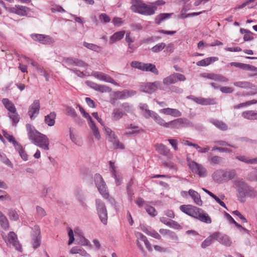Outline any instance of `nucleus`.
Returning <instances> with one entry per match:
<instances>
[{
    "label": "nucleus",
    "mask_w": 257,
    "mask_h": 257,
    "mask_svg": "<svg viewBox=\"0 0 257 257\" xmlns=\"http://www.w3.org/2000/svg\"><path fill=\"white\" fill-rule=\"evenodd\" d=\"M26 128L28 138L33 144L44 150H49L50 141L46 135L37 131L30 124H26Z\"/></svg>",
    "instance_id": "f257e3e1"
},
{
    "label": "nucleus",
    "mask_w": 257,
    "mask_h": 257,
    "mask_svg": "<svg viewBox=\"0 0 257 257\" xmlns=\"http://www.w3.org/2000/svg\"><path fill=\"white\" fill-rule=\"evenodd\" d=\"M180 209L184 213L201 222L206 223H211V219L208 214L201 208L191 205H182L180 206Z\"/></svg>",
    "instance_id": "f03ea898"
},
{
    "label": "nucleus",
    "mask_w": 257,
    "mask_h": 257,
    "mask_svg": "<svg viewBox=\"0 0 257 257\" xmlns=\"http://www.w3.org/2000/svg\"><path fill=\"white\" fill-rule=\"evenodd\" d=\"M131 10L134 13L144 16H151L157 9L156 6L147 5L142 0H131Z\"/></svg>",
    "instance_id": "7ed1b4c3"
},
{
    "label": "nucleus",
    "mask_w": 257,
    "mask_h": 257,
    "mask_svg": "<svg viewBox=\"0 0 257 257\" xmlns=\"http://www.w3.org/2000/svg\"><path fill=\"white\" fill-rule=\"evenodd\" d=\"M249 187V186L242 180L234 181L233 187L237 190V196L240 202H244L245 201L246 193Z\"/></svg>",
    "instance_id": "20e7f679"
},
{
    "label": "nucleus",
    "mask_w": 257,
    "mask_h": 257,
    "mask_svg": "<svg viewBox=\"0 0 257 257\" xmlns=\"http://www.w3.org/2000/svg\"><path fill=\"white\" fill-rule=\"evenodd\" d=\"M96 208L101 222L104 225L107 223V212L104 203L100 199L95 200Z\"/></svg>",
    "instance_id": "39448f33"
},
{
    "label": "nucleus",
    "mask_w": 257,
    "mask_h": 257,
    "mask_svg": "<svg viewBox=\"0 0 257 257\" xmlns=\"http://www.w3.org/2000/svg\"><path fill=\"white\" fill-rule=\"evenodd\" d=\"M32 229L31 244L34 249H36L40 246L41 242L40 228L38 225H35Z\"/></svg>",
    "instance_id": "423d86ee"
},
{
    "label": "nucleus",
    "mask_w": 257,
    "mask_h": 257,
    "mask_svg": "<svg viewBox=\"0 0 257 257\" xmlns=\"http://www.w3.org/2000/svg\"><path fill=\"white\" fill-rule=\"evenodd\" d=\"M31 38L43 45H51L55 43V40L49 35L39 34H32Z\"/></svg>",
    "instance_id": "0eeeda50"
},
{
    "label": "nucleus",
    "mask_w": 257,
    "mask_h": 257,
    "mask_svg": "<svg viewBox=\"0 0 257 257\" xmlns=\"http://www.w3.org/2000/svg\"><path fill=\"white\" fill-rule=\"evenodd\" d=\"M188 166L192 171L198 174L201 177H204L207 175L206 169L201 164L191 161L188 162Z\"/></svg>",
    "instance_id": "6e6552de"
},
{
    "label": "nucleus",
    "mask_w": 257,
    "mask_h": 257,
    "mask_svg": "<svg viewBox=\"0 0 257 257\" xmlns=\"http://www.w3.org/2000/svg\"><path fill=\"white\" fill-rule=\"evenodd\" d=\"M191 123L186 118H180L168 122L167 128L179 129L190 126Z\"/></svg>",
    "instance_id": "1a4fd4ad"
},
{
    "label": "nucleus",
    "mask_w": 257,
    "mask_h": 257,
    "mask_svg": "<svg viewBox=\"0 0 257 257\" xmlns=\"http://www.w3.org/2000/svg\"><path fill=\"white\" fill-rule=\"evenodd\" d=\"M186 80L185 76L179 73H174L165 78L163 82L165 85H170L176 83L178 81H184Z\"/></svg>",
    "instance_id": "9d476101"
},
{
    "label": "nucleus",
    "mask_w": 257,
    "mask_h": 257,
    "mask_svg": "<svg viewBox=\"0 0 257 257\" xmlns=\"http://www.w3.org/2000/svg\"><path fill=\"white\" fill-rule=\"evenodd\" d=\"M142 91L150 94L153 93L157 89L163 90L162 83L160 81H155L152 83H147L141 88Z\"/></svg>",
    "instance_id": "9b49d317"
},
{
    "label": "nucleus",
    "mask_w": 257,
    "mask_h": 257,
    "mask_svg": "<svg viewBox=\"0 0 257 257\" xmlns=\"http://www.w3.org/2000/svg\"><path fill=\"white\" fill-rule=\"evenodd\" d=\"M215 234L216 235V240L219 243L226 247H229L232 245V240L228 235L223 234L219 231H215Z\"/></svg>",
    "instance_id": "f8f14e48"
},
{
    "label": "nucleus",
    "mask_w": 257,
    "mask_h": 257,
    "mask_svg": "<svg viewBox=\"0 0 257 257\" xmlns=\"http://www.w3.org/2000/svg\"><path fill=\"white\" fill-rule=\"evenodd\" d=\"M3 103L5 107L10 111V113L9 114V117L12 120L13 124H15L16 122V114L15 113V107L14 104L7 98L3 99Z\"/></svg>",
    "instance_id": "ddd939ff"
},
{
    "label": "nucleus",
    "mask_w": 257,
    "mask_h": 257,
    "mask_svg": "<svg viewBox=\"0 0 257 257\" xmlns=\"http://www.w3.org/2000/svg\"><path fill=\"white\" fill-rule=\"evenodd\" d=\"M109 171L111 174V176L115 179L116 185H119L121 183V175L117 170V167L114 165V163L112 161H109Z\"/></svg>",
    "instance_id": "4468645a"
},
{
    "label": "nucleus",
    "mask_w": 257,
    "mask_h": 257,
    "mask_svg": "<svg viewBox=\"0 0 257 257\" xmlns=\"http://www.w3.org/2000/svg\"><path fill=\"white\" fill-rule=\"evenodd\" d=\"M92 76L95 78L106 82L110 83L116 86H118V84L110 76L101 72L98 71L92 72Z\"/></svg>",
    "instance_id": "2eb2a0df"
},
{
    "label": "nucleus",
    "mask_w": 257,
    "mask_h": 257,
    "mask_svg": "<svg viewBox=\"0 0 257 257\" xmlns=\"http://www.w3.org/2000/svg\"><path fill=\"white\" fill-rule=\"evenodd\" d=\"M40 108V102L39 100H35L30 105L28 111V114L31 119L37 117L39 113Z\"/></svg>",
    "instance_id": "dca6fc26"
},
{
    "label": "nucleus",
    "mask_w": 257,
    "mask_h": 257,
    "mask_svg": "<svg viewBox=\"0 0 257 257\" xmlns=\"http://www.w3.org/2000/svg\"><path fill=\"white\" fill-rule=\"evenodd\" d=\"M189 195L193 200L194 202L198 206H202L203 202L201 199L200 194L196 191L193 189H190L188 191Z\"/></svg>",
    "instance_id": "f3484780"
},
{
    "label": "nucleus",
    "mask_w": 257,
    "mask_h": 257,
    "mask_svg": "<svg viewBox=\"0 0 257 257\" xmlns=\"http://www.w3.org/2000/svg\"><path fill=\"white\" fill-rule=\"evenodd\" d=\"M160 113L166 114L170 115L174 117L181 116L182 115L181 112L178 109L171 108H166L160 110Z\"/></svg>",
    "instance_id": "a211bd4d"
},
{
    "label": "nucleus",
    "mask_w": 257,
    "mask_h": 257,
    "mask_svg": "<svg viewBox=\"0 0 257 257\" xmlns=\"http://www.w3.org/2000/svg\"><path fill=\"white\" fill-rule=\"evenodd\" d=\"M196 100L197 103L203 105H214L216 104L215 98H206L200 97L199 99H196Z\"/></svg>",
    "instance_id": "6ab92c4d"
},
{
    "label": "nucleus",
    "mask_w": 257,
    "mask_h": 257,
    "mask_svg": "<svg viewBox=\"0 0 257 257\" xmlns=\"http://www.w3.org/2000/svg\"><path fill=\"white\" fill-rule=\"evenodd\" d=\"M156 150L160 154L166 156H169L171 155L170 150L162 144H156L155 145Z\"/></svg>",
    "instance_id": "aec40b11"
},
{
    "label": "nucleus",
    "mask_w": 257,
    "mask_h": 257,
    "mask_svg": "<svg viewBox=\"0 0 257 257\" xmlns=\"http://www.w3.org/2000/svg\"><path fill=\"white\" fill-rule=\"evenodd\" d=\"M218 60V58L216 57H208L198 61L196 65L198 66H207Z\"/></svg>",
    "instance_id": "412c9836"
},
{
    "label": "nucleus",
    "mask_w": 257,
    "mask_h": 257,
    "mask_svg": "<svg viewBox=\"0 0 257 257\" xmlns=\"http://www.w3.org/2000/svg\"><path fill=\"white\" fill-rule=\"evenodd\" d=\"M16 234L14 232H10L6 239V242L8 246L9 247H16Z\"/></svg>",
    "instance_id": "4be33fe9"
},
{
    "label": "nucleus",
    "mask_w": 257,
    "mask_h": 257,
    "mask_svg": "<svg viewBox=\"0 0 257 257\" xmlns=\"http://www.w3.org/2000/svg\"><path fill=\"white\" fill-rule=\"evenodd\" d=\"M125 33V32L124 31L115 32L110 37L109 43L112 44L116 41L120 40L123 38Z\"/></svg>",
    "instance_id": "5701e85b"
},
{
    "label": "nucleus",
    "mask_w": 257,
    "mask_h": 257,
    "mask_svg": "<svg viewBox=\"0 0 257 257\" xmlns=\"http://www.w3.org/2000/svg\"><path fill=\"white\" fill-rule=\"evenodd\" d=\"M241 115L248 120H257V111L246 110L242 112Z\"/></svg>",
    "instance_id": "b1692460"
},
{
    "label": "nucleus",
    "mask_w": 257,
    "mask_h": 257,
    "mask_svg": "<svg viewBox=\"0 0 257 257\" xmlns=\"http://www.w3.org/2000/svg\"><path fill=\"white\" fill-rule=\"evenodd\" d=\"M90 87L93 89L102 93L109 92L110 91V89L109 87L104 85H100L93 82L91 83Z\"/></svg>",
    "instance_id": "393cba45"
},
{
    "label": "nucleus",
    "mask_w": 257,
    "mask_h": 257,
    "mask_svg": "<svg viewBox=\"0 0 257 257\" xmlns=\"http://www.w3.org/2000/svg\"><path fill=\"white\" fill-rule=\"evenodd\" d=\"M208 160L212 165H219L224 161V159L218 156H212L210 154L208 156Z\"/></svg>",
    "instance_id": "a878e982"
},
{
    "label": "nucleus",
    "mask_w": 257,
    "mask_h": 257,
    "mask_svg": "<svg viewBox=\"0 0 257 257\" xmlns=\"http://www.w3.org/2000/svg\"><path fill=\"white\" fill-rule=\"evenodd\" d=\"M213 179L217 182L224 181V170H217L212 175Z\"/></svg>",
    "instance_id": "bb28decb"
},
{
    "label": "nucleus",
    "mask_w": 257,
    "mask_h": 257,
    "mask_svg": "<svg viewBox=\"0 0 257 257\" xmlns=\"http://www.w3.org/2000/svg\"><path fill=\"white\" fill-rule=\"evenodd\" d=\"M216 235L215 234V232H214L202 242L201 244V247L206 248L207 247L210 246L213 242V239L216 240Z\"/></svg>",
    "instance_id": "cd10ccee"
},
{
    "label": "nucleus",
    "mask_w": 257,
    "mask_h": 257,
    "mask_svg": "<svg viewBox=\"0 0 257 257\" xmlns=\"http://www.w3.org/2000/svg\"><path fill=\"white\" fill-rule=\"evenodd\" d=\"M125 115H126V113L119 108H114L111 113V118L113 121H117Z\"/></svg>",
    "instance_id": "c85d7f7f"
},
{
    "label": "nucleus",
    "mask_w": 257,
    "mask_h": 257,
    "mask_svg": "<svg viewBox=\"0 0 257 257\" xmlns=\"http://www.w3.org/2000/svg\"><path fill=\"white\" fill-rule=\"evenodd\" d=\"M56 114L55 112H51L45 117V123L50 126H53L55 123Z\"/></svg>",
    "instance_id": "c756f323"
},
{
    "label": "nucleus",
    "mask_w": 257,
    "mask_h": 257,
    "mask_svg": "<svg viewBox=\"0 0 257 257\" xmlns=\"http://www.w3.org/2000/svg\"><path fill=\"white\" fill-rule=\"evenodd\" d=\"M209 121L211 123L220 130L226 131L228 128L227 124L222 121L215 119H211Z\"/></svg>",
    "instance_id": "7c9ffc66"
},
{
    "label": "nucleus",
    "mask_w": 257,
    "mask_h": 257,
    "mask_svg": "<svg viewBox=\"0 0 257 257\" xmlns=\"http://www.w3.org/2000/svg\"><path fill=\"white\" fill-rule=\"evenodd\" d=\"M159 125L166 128L168 126V122H166L162 117H161L157 113L154 112L150 116Z\"/></svg>",
    "instance_id": "2f4dec72"
},
{
    "label": "nucleus",
    "mask_w": 257,
    "mask_h": 257,
    "mask_svg": "<svg viewBox=\"0 0 257 257\" xmlns=\"http://www.w3.org/2000/svg\"><path fill=\"white\" fill-rule=\"evenodd\" d=\"M88 123L95 139H96L97 140H99L100 139V135L98 128L96 126L94 121L92 120V119H91L90 121H88Z\"/></svg>",
    "instance_id": "473e14b6"
},
{
    "label": "nucleus",
    "mask_w": 257,
    "mask_h": 257,
    "mask_svg": "<svg viewBox=\"0 0 257 257\" xmlns=\"http://www.w3.org/2000/svg\"><path fill=\"white\" fill-rule=\"evenodd\" d=\"M173 13H162L157 16L155 18V23L159 25L162 22L169 19Z\"/></svg>",
    "instance_id": "72a5a7b5"
},
{
    "label": "nucleus",
    "mask_w": 257,
    "mask_h": 257,
    "mask_svg": "<svg viewBox=\"0 0 257 257\" xmlns=\"http://www.w3.org/2000/svg\"><path fill=\"white\" fill-rule=\"evenodd\" d=\"M235 159L248 164H256L257 158L249 159L244 156H237Z\"/></svg>",
    "instance_id": "f704fd0d"
},
{
    "label": "nucleus",
    "mask_w": 257,
    "mask_h": 257,
    "mask_svg": "<svg viewBox=\"0 0 257 257\" xmlns=\"http://www.w3.org/2000/svg\"><path fill=\"white\" fill-rule=\"evenodd\" d=\"M140 108L143 111V115L146 118L150 117L152 113L154 112V111L148 109V106L145 103H140Z\"/></svg>",
    "instance_id": "c9c22d12"
},
{
    "label": "nucleus",
    "mask_w": 257,
    "mask_h": 257,
    "mask_svg": "<svg viewBox=\"0 0 257 257\" xmlns=\"http://www.w3.org/2000/svg\"><path fill=\"white\" fill-rule=\"evenodd\" d=\"M127 131L125 134L127 135H133L138 133L140 131L139 126L131 124L126 127Z\"/></svg>",
    "instance_id": "e433bc0d"
},
{
    "label": "nucleus",
    "mask_w": 257,
    "mask_h": 257,
    "mask_svg": "<svg viewBox=\"0 0 257 257\" xmlns=\"http://www.w3.org/2000/svg\"><path fill=\"white\" fill-rule=\"evenodd\" d=\"M143 71H150L156 75L159 74V71L156 68L155 65L151 63H144Z\"/></svg>",
    "instance_id": "4c0bfd02"
},
{
    "label": "nucleus",
    "mask_w": 257,
    "mask_h": 257,
    "mask_svg": "<svg viewBox=\"0 0 257 257\" xmlns=\"http://www.w3.org/2000/svg\"><path fill=\"white\" fill-rule=\"evenodd\" d=\"M97 188L99 193L103 197V198L105 199L108 198L109 194L105 182L100 185H98Z\"/></svg>",
    "instance_id": "58836bf2"
},
{
    "label": "nucleus",
    "mask_w": 257,
    "mask_h": 257,
    "mask_svg": "<svg viewBox=\"0 0 257 257\" xmlns=\"http://www.w3.org/2000/svg\"><path fill=\"white\" fill-rule=\"evenodd\" d=\"M109 141L112 143L115 149H123L124 148L123 145L119 141L115 135H113V138H111Z\"/></svg>",
    "instance_id": "ea45409f"
},
{
    "label": "nucleus",
    "mask_w": 257,
    "mask_h": 257,
    "mask_svg": "<svg viewBox=\"0 0 257 257\" xmlns=\"http://www.w3.org/2000/svg\"><path fill=\"white\" fill-rule=\"evenodd\" d=\"M30 11V9L25 6H17V15L21 16H26Z\"/></svg>",
    "instance_id": "a19ab883"
},
{
    "label": "nucleus",
    "mask_w": 257,
    "mask_h": 257,
    "mask_svg": "<svg viewBox=\"0 0 257 257\" xmlns=\"http://www.w3.org/2000/svg\"><path fill=\"white\" fill-rule=\"evenodd\" d=\"M233 85L242 88H252V84L247 81H237L234 82Z\"/></svg>",
    "instance_id": "79ce46f5"
},
{
    "label": "nucleus",
    "mask_w": 257,
    "mask_h": 257,
    "mask_svg": "<svg viewBox=\"0 0 257 257\" xmlns=\"http://www.w3.org/2000/svg\"><path fill=\"white\" fill-rule=\"evenodd\" d=\"M17 150L21 158L25 161L28 160V155L24 149L17 143Z\"/></svg>",
    "instance_id": "37998d69"
},
{
    "label": "nucleus",
    "mask_w": 257,
    "mask_h": 257,
    "mask_svg": "<svg viewBox=\"0 0 257 257\" xmlns=\"http://www.w3.org/2000/svg\"><path fill=\"white\" fill-rule=\"evenodd\" d=\"M234 170H224V181H227L233 179L235 176Z\"/></svg>",
    "instance_id": "c03bdc74"
},
{
    "label": "nucleus",
    "mask_w": 257,
    "mask_h": 257,
    "mask_svg": "<svg viewBox=\"0 0 257 257\" xmlns=\"http://www.w3.org/2000/svg\"><path fill=\"white\" fill-rule=\"evenodd\" d=\"M0 224L4 229L9 228L8 221L6 217L0 211Z\"/></svg>",
    "instance_id": "a18cd8bd"
},
{
    "label": "nucleus",
    "mask_w": 257,
    "mask_h": 257,
    "mask_svg": "<svg viewBox=\"0 0 257 257\" xmlns=\"http://www.w3.org/2000/svg\"><path fill=\"white\" fill-rule=\"evenodd\" d=\"M83 46L85 47L86 48L94 51L95 52H99L101 50V47L92 43H88L87 42H84L83 43Z\"/></svg>",
    "instance_id": "49530a36"
},
{
    "label": "nucleus",
    "mask_w": 257,
    "mask_h": 257,
    "mask_svg": "<svg viewBox=\"0 0 257 257\" xmlns=\"http://www.w3.org/2000/svg\"><path fill=\"white\" fill-rule=\"evenodd\" d=\"M36 211L37 216L40 218H42L47 215L45 209L41 206L38 205L36 207Z\"/></svg>",
    "instance_id": "de8ad7c7"
},
{
    "label": "nucleus",
    "mask_w": 257,
    "mask_h": 257,
    "mask_svg": "<svg viewBox=\"0 0 257 257\" xmlns=\"http://www.w3.org/2000/svg\"><path fill=\"white\" fill-rule=\"evenodd\" d=\"M166 47L164 43H159L152 48L151 50L154 53H158Z\"/></svg>",
    "instance_id": "09e8293b"
},
{
    "label": "nucleus",
    "mask_w": 257,
    "mask_h": 257,
    "mask_svg": "<svg viewBox=\"0 0 257 257\" xmlns=\"http://www.w3.org/2000/svg\"><path fill=\"white\" fill-rule=\"evenodd\" d=\"M145 209L147 213L152 216H155L157 214V211L155 208L153 206L149 205L148 204H146Z\"/></svg>",
    "instance_id": "8fccbe9b"
},
{
    "label": "nucleus",
    "mask_w": 257,
    "mask_h": 257,
    "mask_svg": "<svg viewBox=\"0 0 257 257\" xmlns=\"http://www.w3.org/2000/svg\"><path fill=\"white\" fill-rule=\"evenodd\" d=\"M146 233H147L148 235L151 236L152 237L158 239H160L161 238V235L155 230H149L146 229L145 231H144Z\"/></svg>",
    "instance_id": "3c124183"
},
{
    "label": "nucleus",
    "mask_w": 257,
    "mask_h": 257,
    "mask_svg": "<svg viewBox=\"0 0 257 257\" xmlns=\"http://www.w3.org/2000/svg\"><path fill=\"white\" fill-rule=\"evenodd\" d=\"M246 196L254 198L257 196V192L253 188L249 186L246 193Z\"/></svg>",
    "instance_id": "603ef678"
},
{
    "label": "nucleus",
    "mask_w": 257,
    "mask_h": 257,
    "mask_svg": "<svg viewBox=\"0 0 257 257\" xmlns=\"http://www.w3.org/2000/svg\"><path fill=\"white\" fill-rule=\"evenodd\" d=\"M94 182L96 187L98 186V185H101L104 183V181L102 177V176L98 174H96L94 175Z\"/></svg>",
    "instance_id": "864d4df0"
},
{
    "label": "nucleus",
    "mask_w": 257,
    "mask_h": 257,
    "mask_svg": "<svg viewBox=\"0 0 257 257\" xmlns=\"http://www.w3.org/2000/svg\"><path fill=\"white\" fill-rule=\"evenodd\" d=\"M99 20L103 23H107L110 21V17L105 13L101 14L99 16Z\"/></svg>",
    "instance_id": "5fc2aeb1"
},
{
    "label": "nucleus",
    "mask_w": 257,
    "mask_h": 257,
    "mask_svg": "<svg viewBox=\"0 0 257 257\" xmlns=\"http://www.w3.org/2000/svg\"><path fill=\"white\" fill-rule=\"evenodd\" d=\"M169 144L171 145L174 151L178 150V141L177 139H169L167 140Z\"/></svg>",
    "instance_id": "6e6d98bb"
},
{
    "label": "nucleus",
    "mask_w": 257,
    "mask_h": 257,
    "mask_svg": "<svg viewBox=\"0 0 257 257\" xmlns=\"http://www.w3.org/2000/svg\"><path fill=\"white\" fill-rule=\"evenodd\" d=\"M114 96L116 99H124L126 98L124 90L121 91H117L114 92Z\"/></svg>",
    "instance_id": "4d7b16f0"
},
{
    "label": "nucleus",
    "mask_w": 257,
    "mask_h": 257,
    "mask_svg": "<svg viewBox=\"0 0 257 257\" xmlns=\"http://www.w3.org/2000/svg\"><path fill=\"white\" fill-rule=\"evenodd\" d=\"M131 65L132 67L137 68L143 71V67L144 66V63L135 61L132 62Z\"/></svg>",
    "instance_id": "13d9d810"
},
{
    "label": "nucleus",
    "mask_w": 257,
    "mask_h": 257,
    "mask_svg": "<svg viewBox=\"0 0 257 257\" xmlns=\"http://www.w3.org/2000/svg\"><path fill=\"white\" fill-rule=\"evenodd\" d=\"M3 135L10 142L12 143L14 146H15L16 144V142L15 140V138L12 135L9 134L5 131H3Z\"/></svg>",
    "instance_id": "bf43d9fd"
},
{
    "label": "nucleus",
    "mask_w": 257,
    "mask_h": 257,
    "mask_svg": "<svg viewBox=\"0 0 257 257\" xmlns=\"http://www.w3.org/2000/svg\"><path fill=\"white\" fill-rule=\"evenodd\" d=\"M200 75L202 77L215 81L217 74L214 73H201Z\"/></svg>",
    "instance_id": "052dcab7"
},
{
    "label": "nucleus",
    "mask_w": 257,
    "mask_h": 257,
    "mask_svg": "<svg viewBox=\"0 0 257 257\" xmlns=\"http://www.w3.org/2000/svg\"><path fill=\"white\" fill-rule=\"evenodd\" d=\"M77 106L79 107V110L82 115L86 118L87 119L88 121H90L92 119V118L90 116V115L85 112L84 109L79 104H78Z\"/></svg>",
    "instance_id": "680f3d73"
},
{
    "label": "nucleus",
    "mask_w": 257,
    "mask_h": 257,
    "mask_svg": "<svg viewBox=\"0 0 257 257\" xmlns=\"http://www.w3.org/2000/svg\"><path fill=\"white\" fill-rule=\"evenodd\" d=\"M122 108L125 111L128 113H131L133 111V106L127 102L123 103L121 105Z\"/></svg>",
    "instance_id": "e2e57ef3"
},
{
    "label": "nucleus",
    "mask_w": 257,
    "mask_h": 257,
    "mask_svg": "<svg viewBox=\"0 0 257 257\" xmlns=\"http://www.w3.org/2000/svg\"><path fill=\"white\" fill-rule=\"evenodd\" d=\"M242 70L257 72V67L250 64L244 63Z\"/></svg>",
    "instance_id": "0e129e2a"
},
{
    "label": "nucleus",
    "mask_w": 257,
    "mask_h": 257,
    "mask_svg": "<svg viewBox=\"0 0 257 257\" xmlns=\"http://www.w3.org/2000/svg\"><path fill=\"white\" fill-rule=\"evenodd\" d=\"M66 113L68 115L72 117H75L77 116V113L75 109L71 107H67L66 108Z\"/></svg>",
    "instance_id": "69168bd1"
},
{
    "label": "nucleus",
    "mask_w": 257,
    "mask_h": 257,
    "mask_svg": "<svg viewBox=\"0 0 257 257\" xmlns=\"http://www.w3.org/2000/svg\"><path fill=\"white\" fill-rule=\"evenodd\" d=\"M23 58L24 59V60L28 62L31 63L32 66L36 68L37 69L38 67L40 66L37 62L36 61H34V60L31 59L30 58L24 56Z\"/></svg>",
    "instance_id": "338daca9"
},
{
    "label": "nucleus",
    "mask_w": 257,
    "mask_h": 257,
    "mask_svg": "<svg viewBox=\"0 0 257 257\" xmlns=\"http://www.w3.org/2000/svg\"><path fill=\"white\" fill-rule=\"evenodd\" d=\"M220 90L224 93H231L233 92L234 89L231 87L223 86L220 87Z\"/></svg>",
    "instance_id": "774afa93"
}]
</instances>
